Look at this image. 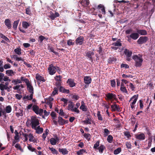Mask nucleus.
Returning <instances> with one entry per match:
<instances>
[{
	"instance_id": "obj_36",
	"label": "nucleus",
	"mask_w": 155,
	"mask_h": 155,
	"mask_svg": "<svg viewBox=\"0 0 155 155\" xmlns=\"http://www.w3.org/2000/svg\"><path fill=\"white\" fill-rule=\"evenodd\" d=\"M8 88V87H7L6 85L2 84H0V89L2 91H3L5 89H7Z\"/></svg>"
},
{
	"instance_id": "obj_44",
	"label": "nucleus",
	"mask_w": 155,
	"mask_h": 155,
	"mask_svg": "<svg viewBox=\"0 0 155 155\" xmlns=\"http://www.w3.org/2000/svg\"><path fill=\"white\" fill-rule=\"evenodd\" d=\"M121 151V149L120 148H118L115 150L114 152V154H117Z\"/></svg>"
},
{
	"instance_id": "obj_7",
	"label": "nucleus",
	"mask_w": 155,
	"mask_h": 155,
	"mask_svg": "<svg viewBox=\"0 0 155 155\" xmlns=\"http://www.w3.org/2000/svg\"><path fill=\"white\" fill-rule=\"evenodd\" d=\"M33 110L34 111L36 114L41 115L42 114L43 110L42 109H39L38 107L34 105L32 107Z\"/></svg>"
},
{
	"instance_id": "obj_29",
	"label": "nucleus",
	"mask_w": 155,
	"mask_h": 155,
	"mask_svg": "<svg viewBox=\"0 0 155 155\" xmlns=\"http://www.w3.org/2000/svg\"><path fill=\"white\" fill-rule=\"evenodd\" d=\"M58 121L59 124L61 125H63L65 123V121L63 118L61 117H58Z\"/></svg>"
},
{
	"instance_id": "obj_31",
	"label": "nucleus",
	"mask_w": 155,
	"mask_h": 155,
	"mask_svg": "<svg viewBox=\"0 0 155 155\" xmlns=\"http://www.w3.org/2000/svg\"><path fill=\"white\" fill-rule=\"evenodd\" d=\"M53 99L51 97H49L47 98H46L45 100V102L47 104H51V102L53 101Z\"/></svg>"
},
{
	"instance_id": "obj_52",
	"label": "nucleus",
	"mask_w": 155,
	"mask_h": 155,
	"mask_svg": "<svg viewBox=\"0 0 155 155\" xmlns=\"http://www.w3.org/2000/svg\"><path fill=\"white\" fill-rule=\"evenodd\" d=\"M120 89L123 92L127 93V92L125 87H123L122 85H121Z\"/></svg>"
},
{
	"instance_id": "obj_46",
	"label": "nucleus",
	"mask_w": 155,
	"mask_h": 155,
	"mask_svg": "<svg viewBox=\"0 0 155 155\" xmlns=\"http://www.w3.org/2000/svg\"><path fill=\"white\" fill-rule=\"evenodd\" d=\"M61 100L64 102V106H65L67 104L68 100L64 98H62L61 99Z\"/></svg>"
},
{
	"instance_id": "obj_10",
	"label": "nucleus",
	"mask_w": 155,
	"mask_h": 155,
	"mask_svg": "<svg viewBox=\"0 0 155 155\" xmlns=\"http://www.w3.org/2000/svg\"><path fill=\"white\" fill-rule=\"evenodd\" d=\"M148 40V38L147 37H140L137 41V43L140 45L146 43Z\"/></svg>"
},
{
	"instance_id": "obj_38",
	"label": "nucleus",
	"mask_w": 155,
	"mask_h": 155,
	"mask_svg": "<svg viewBox=\"0 0 155 155\" xmlns=\"http://www.w3.org/2000/svg\"><path fill=\"white\" fill-rule=\"evenodd\" d=\"M12 82L15 84H20L22 83L21 80L20 79H17L15 80H14L12 81Z\"/></svg>"
},
{
	"instance_id": "obj_56",
	"label": "nucleus",
	"mask_w": 155,
	"mask_h": 155,
	"mask_svg": "<svg viewBox=\"0 0 155 155\" xmlns=\"http://www.w3.org/2000/svg\"><path fill=\"white\" fill-rule=\"evenodd\" d=\"M86 152V150L84 149H81L77 152L78 155H80Z\"/></svg>"
},
{
	"instance_id": "obj_13",
	"label": "nucleus",
	"mask_w": 155,
	"mask_h": 155,
	"mask_svg": "<svg viewBox=\"0 0 155 155\" xmlns=\"http://www.w3.org/2000/svg\"><path fill=\"white\" fill-rule=\"evenodd\" d=\"M59 16V14L57 12L54 13H52L51 12H50V15H48V17L51 19L54 20L55 18Z\"/></svg>"
},
{
	"instance_id": "obj_51",
	"label": "nucleus",
	"mask_w": 155,
	"mask_h": 155,
	"mask_svg": "<svg viewBox=\"0 0 155 155\" xmlns=\"http://www.w3.org/2000/svg\"><path fill=\"white\" fill-rule=\"evenodd\" d=\"M0 37L7 41H8L9 40L8 39L2 34H0Z\"/></svg>"
},
{
	"instance_id": "obj_32",
	"label": "nucleus",
	"mask_w": 155,
	"mask_h": 155,
	"mask_svg": "<svg viewBox=\"0 0 155 155\" xmlns=\"http://www.w3.org/2000/svg\"><path fill=\"white\" fill-rule=\"evenodd\" d=\"M105 148V147L102 145H101L97 149L98 150L99 152L101 153H103L104 149Z\"/></svg>"
},
{
	"instance_id": "obj_24",
	"label": "nucleus",
	"mask_w": 155,
	"mask_h": 155,
	"mask_svg": "<svg viewBox=\"0 0 155 155\" xmlns=\"http://www.w3.org/2000/svg\"><path fill=\"white\" fill-rule=\"evenodd\" d=\"M28 137H29V140L30 141L34 143L36 142V140L35 138L32 134H30L28 135Z\"/></svg>"
},
{
	"instance_id": "obj_17",
	"label": "nucleus",
	"mask_w": 155,
	"mask_h": 155,
	"mask_svg": "<svg viewBox=\"0 0 155 155\" xmlns=\"http://www.w3.org/2000/svg\"><path fill=\"white\" fill-rule=\"evenodd\" d=\"M4 22L5 25L7 26L8 29H9L11 28V21L9 19H5Z\"/></svg>"
},
{
	"instance_id": "obj_57",
	"label": "nucleus",
	"mask_w": 155,
	"mask_h": 155,
	"mask_svg": "<svg viewBox=\"0 0 155 155\" xmlns=\"http://www.w3.org/2000/svg\"><path fill=\"white\" fill-rule=\"evenodd\" d=\"M49 149L51 150V152L53 154H57V151L53 148L49 147Z\"/></svg>"
},
{
	"instance_id": "obj_59",
	"label": "nucleus",
	"mask_w": 155,
	"mask_h": 155,
	"mask_svg": "<svg viewBox=\"0 0 155 155\" xmlns=\"http://www.w3.org/2000/svg\"><path fill=\"white\" fill-rule=\"evenodd\" d=\"M84 137L87 139L88 140H89L91 139V135L89 134H84Z\"/></svg>"
},
{
	"instance_id": "obj_42",
	"label": "nucleus",
	"mask_w": 155,
	"mask_h": 155,
	"mask_svg": "<svg viewBox=\"0 0 155 155\" xmlns=\"http://www.w3.org/2000/svg\"><path fill=\"white\" fill-rule=\"evenodd\" d=\"M115 46L119 47L121 45V43L120 42V41L118 40L117 41L114 43L112 44Z\"/></svg>"
},
{
	"instance_id": "obj_43",
	"label": "nucleus",
	"mask_w": 155,
	"mask_h": 155,
	"mask_svg": "<svg viewBox=\"0 0 155 155\" xmlns=\"http://www.w3.org/2000/svg\"><path fill=\"white\" fill-rule=\"evenodd\" d=\"M28 148L29 150L32 152H35L36 150L34 148L32 147L31 145L30 144H28Z\"/></svg>"
},
{
	"instance_id": "obj_26",
	"label": "nucleus",
	"mask_w": 155,
	"mask_h": 155,
	"mask_svg": "<svg viewBox=\"0 0 155 155\" xmlns=\"http://www.w3.org/2000/svg\"><path fill=\"white\" fill-rule=\"evenodd\" d=\"M59 90L62 93H68L69 92V90L66 89L64 87H60Z\"/></svg>"
},
{
	"instance_id": "obj_2",
	"label": "nucleus",
	"mask_w": 155,
	"mask_h": 155,
	"mask_svg": "<svg viewBox=\"0 0 155 155\" xmlns=\"http://www.w3.org/2000/svg\"><path fill=\"white\" fill-rule=\"evenodd\" d=\"M40 122L39 120L35 117L32 116L31 119V124L32 129L39 126Z\"/></svg>"
},
{
	"instance_id": "obj_14",
	"label": "nucleus",
	"mask_w": 155,
	"mask_h": 155,
	"mask_svg": "<svg viewBox=\"0 0 155 155\" xmlns=\"http://www.w3.org/2000/svg\"><path fill=\"white\" fill-rule=\"evenodd\" d=\"M84 41V38L82 36H80L78 37L76 40V44L79 45H82Z\"/></svg>"
},
{
	"instance_id": "obj_50",
	"label": "nucleus",
	"mask_w": 155,
	"mask_h": 155,
	"mask_svg": "<svg viewBox=\"0 0 155 155\" xmlns=\"http://www.w3.org/2000/svg\"><path fill=\"white\" fill-rule=\"evenodd\" d=\"M45 39H46L45 37L42 35H41L39 37V40L38 41L40 42V43H41Z\"/></svg>"
},
{
	"instance_id": "obj_3",
	"label": "nucleus",
	"mask_w": 155,
	"mask_h": 155,
	"mask_svg": "<svg viewBox=\"0 0 155 155\" xmlns=\"http://www.w3.org/2000/svg\"><path fill=\"white\" fill-rule=\"evenodd\" d=\"M138 98V95L137 94L134 95L130 98L129 101V102L132 101V102L130 103V106L131 107V108L132 109H133L134 108H135V104Z\"/></svg>"
},
{
	"instance_id": "obj_34",
	"label": "nucleus",
	"mask_w": 155,
	"mask_h": 155,
	"mask_svg": "<svg viewBox=\"0 0 155 155\" xmlns=\"http://www.w3.org/2000/svg\"><path fill=\"white\" fill-rule=\"evenodd\" d=\"M30 25V24L26 21H23L22 23V26L25 29H27Z\"/></svg>"
},
{
	"instance_id": "obj_47",
	"label": "nucleus",
	"mask_w": 155,
	"mask_h": 155,
	"mask_svg": "<svg viewBox=\"0 0 155 155\" xmlns=\"http://www.w3.org/2000/svg\"><path fill=\"white\" fill-rule=\"evenodd\" d=\"M12 110L11 107L9 106H8L6 108V111L7 113H10Z\"/></svg>"
},
{
	"instance_id": "obj_12",
	"label": "nucleus",
	"mask_w": 155,
	"mask_h": 155,
	"mask_svg": "<svg viewBox=\"0 0 155 155\" xmlns=\"http://www.w3.org/2000/svg\"><path fill=\"white\" fill-rule=\"evenodd\" d=\"M135 137L137 139L140 140H143L145 138V135L143 133L136 134L135 135Z\"/></svg>"
},
{
	"instance_id": "obj_27",
	"label": "nucleus",
	"mask_w": 155,
	"mask_h": 155,
	"mask_svg": "<svg viewBox=\"0 0 155 155\" xmlns=\"http://www.w3.org/2000/svg\"><path fill=\"white\" fill-rule=\"evenodd\" d=\"M33 94H31V95L29 96L27 95L24 97L23 98L24 100L25 101L31 100L33 98Z\"/></svg>"
},
{
	"instance_id": "obj_1",
	"label": "nucleus",
	"mask_w": 155,
	"mask_h": 155,
	"mask_svg": "<svg viewBox=\"0 0 155 155\" xmlns=\"http://www.w3.org/2000/svg\"><path fill=\"white\" fill-rule=\"evenodd\" d=\"M132 58L135 61V66L137 67L141 66L143 61L142 56L139 54L138 55H135L132 56Z\"/></svg>"
},
{
	"instance_id": "obj_23",
	"label": "nucleus",
	"mask_w": 155,
	"mask_h": 155,
	"mask_svg": "<svg viewBox=\"0 0 155 155\" xmlns=\"http://www.w3.org/2000/svg\"><path fill=\"white\" fill-rule=\"evenodd\" d=\"M35 78L37 80L40 81L45 82V81L44 78L39 74H36Z\"/></svg>"
},
{
	"instance_id": "obj_9",
	"label": "nucleus",
	"mask_w": 155,
	"mask_h": 155,
	"mask_svg": "<svg viewBox=\"0 0 155 155\" xmlns=\"http://www.w3.org/2000/svg\"><path fill=\"white\" fill-rule=\"evenodd\" d=\"M79 2L80 4V5H81L83 8L87 7L86 9H88L87 7L89 4V0H80Z\"/></svg>"
},
{
	"instance_id": "obj_25",
	"label": "nucleus",
	"mask_w": 155,
	"mask_h": 155,
	"mask_svg": "<svg viewBox=\"0 0 155 155\" xmlns=\"http://www.w3.org/2000/svg\"><path fill=\"white\" fill-rule=\"evenodd\" d=\"M60 152L63 155H66L68 153V151L66 148H61L58 149Z\"/></svg>"
},
{
	"instance_id": "obj_41",
	"label": "nucleus",
	"mask_w": 155,
	"mask_h": 155,
	"mask_svg": "<svg viewBox=\"0 0 155 155\" xmlns=\"http://www.w3.org/2000/svg\"><path fill=\"white\" fill-rule=\"evenodd\" d=\"M21 49L19 48H17L14 50L15 53L18 55H20L21 54Z\"/></svg>"
},
{
	"instance_id": "obj_45",
	"label": "nucleus",
	"mask_w": 155,
	"mask_h": 155,
	"mask_svg": "<svg viewBox=\"0 0 155 155\" xmlns=\"http://www.w3.org/2000/svg\"><path fill=\"white\" fill-rule=\"evenodd\" d=\"M19 21V20H17L14 22L13 25V28L14 29H16L17 28Z\"/></svg>"
},
{
	"instance_id": "obj_4",
	"label": "nucleus",
	"mask_w": 155,
	"mask_h": 155,
	"mask_svg": "<svg viewBox=\"0 0 155 155\" xmlns=\"http://www.w3.org/2000/svg\"><path fill=\"white\" fill-rule=\"evenodd\" d=\"M60 140V138L56 135H53V137L51 138L50 139L51 144L53 145H55L58 143Z\"/></svg>"
},
{
	"instance_id": "obj_16",
	"label": "nucleus",
	"mask_w": 155,
	"mask_h": 155,
	"mask_svg": "<svg viewBox=\"0 0 155 155\" xmlns=\"http://www.w3.org/2000/svg\"><path fill=\"white\" fill-rule=\"evenodd\" d=\"M33 129H35V130L36 133L38 134H41L43 131V129L40 127L39 125L35 127V128H33Z\"/></svg>"
},
{
	"instance_id": "obj_63",
	"label": "nucleus",
	"mask_w": 155,
	"mask_h": 155,
	"mask_svg": "<svg viewBox=\"0 0 155 155\" xmlns=\"http://www.w3.org/2000/svg\"><path fill=\"white\" fill-rule=\"evenodd\" d=\"M84 122V123L86 124H91L90 120V119H89L88 118H87V119H86Z\"/></svg>"
},
{
	"instance_id": "obj_8",
	"label": "nucleus",
	"mask_w": 155,
	"mask_h": 155,
	"mask_svg": "<svg viewBox=\"0 0 155 155\" xmlns=\"http://www.w3.org/2000/svg\"><path fill=\"white\" fill-rule=\"evenodd\" d=\"M74 104L72 102H71L68 105V110L76 112L77 114L79 113V110L78 109H77L76 108L74 107Z\"/></svg>"
},
{
	"instance_id": "obj_61",
	"label": "nucleus",
	"mask_w": 155,
	"mask_h": 155,
	"mask_svg": "<svg viewBox=\"0 0 155 155\" xmlns=\"http://www.w3.org/2000/svg\"><path fill=\"white\" fill-rule=\"evenodd\" d=\"M61 77L60 75L56 76L55 77V79L57 81H60Z\"/></svg>"
},
{
	"instance_id": "obj_58",
	"label": "nucleus",
	"mask_w": 155,
	"mask_h": 155,
	"mask_svg": "<svg viewBox=\"0 0 155 155\" xmlns=\"http://www.w3.org/2000/svg\"><path fill=\"white\" fill-rule=\"evenodd\" d=\"M127 86H129L132 91L134 89L135 87L134 85L131 83H129V84L127 85Z\"/></svg>"
},
{
	"instance_id": "obj_5",
	"label": "nucleus",
	"mask_w": 155,
	"mask_h": 155,
	"mask_svg": "<svg viewBox=\"0 0 155 155\" xmlns=\"http://www.w3.org/2000/svg\"><path fill=\"white\" fill-rule=\"evenodd\" d=\"M57 68L59 69V67H55L53 66L52 64H50L48 68L49 74L51 75L54 74L56 72Z\"/></svg>"
},
{
	"instance_id": "obj_19",
	"label": "nucleus",
	"mask_w": 155,
	"mask_h": 155,
	"mask_svg": "<svg viewBox=\"0 0 155 155\" xmlns=\"http://www.w3.org/2000/svg\"><path fill=\"white\" fill-rule=\"evenodd\" d=\"M67 83L71 87H73L76 84L74 82V80L71 79H68V80Z\"/></svg>"
},
{
	"instance_id": "obj_11",
	"label": "nucleus",
	"mask_w": 155,
	"mask_h": 155,
	"mask_svg": "<svg viewBox=\"0 0 155 155\" xmlns=\"http://www.w3.org/2000/svg\"><path fill=\"white\" fill-rule=\"evenodd\" d=\"M26 85L27 87V89L28 90L30 93L31 94H33V88L31 85V83L30 81H26Z\"/></svg>"
},
{
	"instance_id": "obj_35",
	"label": "nucleus",
	"mask_w": 155,
	"mask_h": 155,
	"mask_svg": "<svg viewBox=\"0 0 155 155\" xmlns=\"http://www.w3.org/2000/svg\"><path fill=\"white\" fill-rule=\"evenodd\" d=\"M16 116L18 117L19 116H21L23 115V111L22 110H19L16 113Z\"/></svg>"
},
{
	"instance_id": "obj_33",
	"label": "nucleus",
	"mask_w": 155,
	"mask_h": 155,
	"mask_svg": "<svg viewBox=\"0 0 155 155\" xmlns=\"http://www.w3.org/2000/svg\"><path fill=\"white\" fill-rule=\"evenodd\" d=\"M137 32L139 35L140 34L141 35H146L147 34V32L145 30H139L137 31Z\"/></svg>"
},
{
	"instance_id": "obj_40",
	"label": "nucleus",
	"mask_w": 155,
	"mask_h": 155,
	"mask_svg": "<svg viewBox=\"0 0 155 155\" xmlns=\"http://www.w3.org/2000/svg\"><path fill=\"white\" fill-rule=\"evenodd\" d=\"M58 94V90L57 87H54V90L52 93V95L54 96Z\"/></svg>"
},
{
	"instance_id": "obj_20",
	"label": "nucleus",
	"mask_w": 155,
	"mask_h": 155,
	"mask_svg": "<svg viewBox=\"0 0 155 155\" xmlns=\"http://www.w3.org/2000/svg\"><path fill=\"white\" fill-rule=\"evenodd\" d=\"M84 81L86 84H89L91 83V79L90 77L86 76L84 77Z\"/></svg>"
},
{
	"instance_id": "obj_54",
	"label": "nucleus",
	"mask_w": 155,
	"mask_h": 155,
	"mask_svg": "<svg viewBox=\"0 0 155 155\" xmlns=\"http://www.w3.org/2000/svg\"><path fill=\"white\" fill-rule=\"evenodd\" d=\"M113 137L111 135H109L107 138V140L108 142L110 143L112 141Z\"/></svg>"
},
{
	"instance_id": "obj_53",
	"label": "nucleus",
	"mask_w": 155,
	"mask_h": 155,
	"mask_svg": "<svg viewBox=\"0 0 155 155\" xmlns=\"http://www.w3.org/2000/svg\"><path fill=\"white\" fill-rule=\"evenodd\" d=\"M98 119L99 120H103L102 117L100 114V113L99 111H98L97 114Z\"/></svg>"
},
{
	"instance_id": "obj_62",
	"label": "nucleus",
	"mask_w": 155,
	"mask_h": 155,
	"mask_svg": "<svg viewBox=\"0 0 155 155\" xmlns=\"http://www.w3.org/2000/svg\"><path fill=\"white\" fill-rule=\"evenodd\" d=\"M11 67V65L9 64H5L4 66V68L5 69L10 68Z\"/></svg>"
},
{
	"instance_id": "obj_15",
	"label": "nucleus",
	"mask_w": 155,
	"mask_h": 155,
	"mask_svg": "<svg viewBox=\"0 0 155 155\" xmlns=\"http://www.w3.org/2000/svg\"><path fill=\"white\" fill-rule=\"evenodd\" d=\"M139 36V35L138 33H132L130 35V37L134 40L137 39Z\"/></svg>"
},
{
	"instance_id": "obj_21",
	"label": "nucleus",
	"mask_w": 155,
	"mask_h": 155,
	"mask_svg": "<svg viewBox=\"0 0 155 155\" xmlns=\"http://www.w3.org/2000/svg\"><path fill=\"white\" fill-rule=\"evenodd\" d=\"M111 110L113 111H119L120 110L119 107L116 104L112 105H111Z\"/></svg>"
},
{
	"instance_id": "obj_37",
	"label": "nucleus",
	"mask_w": 155,
	"mask_h": 155,
	"mask_svg": "<svg viewBox=\"0 0 155 155\" xmlns=\"http://www.w3.org/2000/svg\"><path fill=\"white\" fill-rule=\"evenodd\" d=\"M95 7L97 9L99 10H105V7L102 4H100L98 5L97 7L95 6Z\"/></svg>"
},
{
	"instance_id": "obj_48",
	"label": "nucleus",
	"mask_w": 155,
	"mask_h": 155,
	"mask_svg": "<svg viewBox=\"0 0 155 155\" xmlns=\"http://www.w3.org/2000/svg\"><path fill=\"white\" fill-rule=\"evenodd\" d=\"M104 137H106L110 134V131L109 130L107 129L106 128L104 129Z\"/></svg>"
},
{
	"instance_id": "obj_30",
	"label": "nucleus",
	"mask_w": 155,
	"mask_h": 155,
	"mask_svg": "<svg viewBox=\"0 0 155 155\" xmlns=\"http://www.w3.org/2000/svg\"><path fill=\"white\" fill-rule=\"evenodd\" d=\"M94 54V53L93 52L90 51H88L86 53V56H87L91 59H92V55H93Z\"/></svg>"
},
{
	"instance_id": "obj_18",
	"label": "nucleus",
	"mask_w": 155,
	"mask_h": 155,
	"mask_svg": "<svg viewBox=\"0 0 155 155\" xmlns=\"http://www.w3.org/2000/svg\"><path fill=\"white\" fill-rule=\"evenodd\" d=\"M16 72L12 70H8L6 71V74L8 76H12L15 74Z\"/></svg>"
},
{
	"instance_id": "obj_6",
	"label": "nucleus",
	"mask_w": 155,
	"mask_h": 155,
	"mask_svg": "<svg viewBox=\"0 0 155 155\" xmlns=\"http://www.w3.org/2000/svg\"><path fill=\"white\" fill-rule=\"evenodd\" d=\"M107 100L110 101L111 102L115 100H117V98L116 95L111 93H108L106 94Z\"/></svg>"
},
{
	"instance_id": "obj_39",
	"label": "nucleus",
	"mask_w": 155,
	"mask_h": 155,
	"mask_svg": "<svg viewBox=\"0 0 155 155\" xmlns=\"http://www.w3.org/2000/svg\"><path fill=\"white\" fill-rule=\"evenodd\" d=\"M67 43L68 46H71L74 45V40L70 39L68 40Z\"/></svg>"
},
{
	"instance_id": "obj_60",
	"label": "nucleus",
	"mask_w": 155,
	"mask_h": 155,
	"mask_svg": "<svg viewBox=\"0 0 155 155\" xmlns=\"http://www.w3.org/2000/svg\"><path fill=\"white\" fill-rule=\"evenodd\" d=\"M3 80L5 81H10L11 80L9 78V77L7 76H5V77L4 76L3 78Z\"/></svg>"
},
{
	"instance_id": "obj_64",
	"label": "nucleus",
	"mask_w": 155,
	"mask_h": 155,
	"mask_svg": "<svg viewBox=\"0 0 155 155\" xmlns=\"http://www.w3.org/2000/svg\"><path fill=\"white\" fill-rule=\"evenodd\" d=\"M124 134L125 136L127 137L128 139L131 136L130 133L128 132H125Z\"/></svg>"
},
{
	"instance_id": "obj_55",
	"label": "nucleus",
	"mask_w": 155,
	"mask_h": 155,
	"mask_svg": "<svg viewBox=\"0 0 155 155\" xmlns=\"http://www.w3.org/2000/svg\"><path fill=\"white\" fill-rule=\"evenodd\" d=\"M15 147L19 149L21 152L23 151V150L21 148L20 145L18 143L16 144L15 146Z\"/></svg>"
},
{
	"instance_id": "obj_28",
	"label": "nucleus",
	"mask_w": 155,
	"mask_h": 155,
	"mask_svg": "<svg viewBox=\"0 0 155 155\" xmlns=\"http://www.w3.org/2000/svg\"><path fill=\"white\" fill-rule=\"evenodd\" d=\"M124 53L126 56L128 57H130L131 56L132 54V51H129L127 49H125L124 51Z\"/></svg>"
},
{
	"instance_id": "obj_49",
	"label": "nucleus",
	"mask_w": 155,
	"mask_h": 155,
	"mask_svg": "<svg viewBox=\"0 0 155 155\" xmlns=\"http://www.w3.org/2000/svg\"><path fill=\"white\" fill-rule=\"evenodd\" d=\"M100 142L99 141H97L94 144L93 148L95 149H97L98 147L99 146Z\"/></svg>"
},
{
	"instance_id": "obj_22",
	"label": "nucleus",
	"mask_w": 155,
	"mask_h": 155,
	"mask_svg": "<svg viewBox=\"0 0 155 155\" xmlns=\"http://www.w3.org/2000/svg\"><path fill=\"white\" fill-rule=\"evenodd\" d=\"M81 105L80 107V108L83 111H86L87 108V107L85 106L84 101H82L81 102Z\"/></svg>"
}]
</instances>
